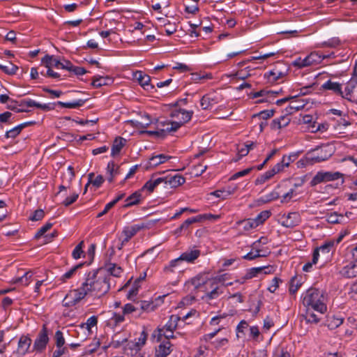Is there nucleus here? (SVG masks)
<instances>
[{"label": "nucleus", "instance_id": "f257e3e1", "mask_svg": "<svg viewBox=\"0 0 357 357\" xmlns=\"http://www.w3.org/2000/svg\"><path fill=\"white\" fill-rule=\"evenodd\" d=\"M303 304L307 309L323 314L327 310L326 298L323 291L315 288H310L306 291L303 296Z\"/></svg>", "mask_w": 357, "mask_h": 357}, {"label": "nucleus", "instance_id": "f03ea898", "mask_svg": "<svg viewBox=\"0 0 357 357\" xmlns=\"http://www.w3.org/2000/svg\"><path fill=\"white\" fill-rule=\"evenodd\" d=\"M234 282L224 284L223 276L220 275L209 280L206 283V294L203 296V299L211 301L218 298L224 292V289L227 286L232 285Z\"/></svg>", "mask_w": 357, "mask_h": 357}, {"label": "nucleus", "instance_id": "7ed1b4c3", "mask_svg": "<svg viewBox=\"0 0 357 357\" xmlns=\"http://www.w3.org/2000/svg\"><path fill=\"white\" fill-rule=\"evenodd\" d=\"M335 250L334 240L326 241L320 247L317 248L313 252V262L317 263L320 258L321 265H324L331 261L333 254Z\"/></svg>", "mask_w": 357, "mask_h": 357}, {"label": "nucleus", "instance_id": "20e7f679", "mask_svg": "<svg viewBox=\"0 0 357 357\" xmlns=\"http://www.w3.org/2000/svg\"><path fill=\"white\" fill-rule=\"evenodd\" d=\"M328 56L320 54L317 52H311L304 59L298 57L292 62V66L299 69L305 67L314 66L320 63L324 59L327 58Z\"/></svg>", "mask_w": 357, "mask_h": 357}, {"label": "nucleus", "instance_id": "39448f33", "mask_svg": "<svg viewBox=\"0 0 357 357\" xmlns=\"http://www.w3.org/2000/svg\"><path fill=\"white\" fill-rule=\"evenodd\" d=\"M333 153L329 145L321 146L307 153V160L312 163L320 162L328 160Z\"/></svg>", "mask_w": 357, "mask_h": 357}, {"label": "nucleus", "instance_id": "423d86ee", "mask_svg": "<svg viewBox=\"0 0 357 357\" xmlns=\"http://www.w3.org/2000/svg\"><path fill=\"white\" fill-rule=\"evenodd\" d=\"M100 274V269L93 270L86 274L84 282H82L78 289L81 291L80 295H84L85 297L91 293V289L93 287L96 279L98 278Z\"/></svg>", "mask_w": 357, "mask_h": 357}, {"label": "nucleus", "instance_id": "0eeeda50", "mask_svg": "<svg viewBox=\"0 0 357 357\" xmlns=\"http://www.w3.org/2000/svg\"><path fill=\"white\" fill-rule=\"evenodd\" d=\"M109 290V284L108 282L107 277L103 274L102 270H100V274L93 287L91 289V293L89 295L100 297L105 295Z\"/></svg>", "mask_w": 357, "mask_h": 357}, {"label": "nucleus", "instance_id": "6e6552de", "mask_svg": "<svg viewBox=\"0 0 357 357\" xmlns=\"http://www.w3.org/2000/svg\"><path fill=\"white\" fill-rule=\"evenodd\" d=\"M343 176L339 172H318L310 181L311 186H315L321 183L337 180Z\"/></svg>", "mask_w": 357, "mask_h": 357}, {"label": "nucleus", "instance_id": "1a4fd4ad", "mask_svg": "<svg viewBox=\"0 0 357 357\" xmlns=\"http://www.w3.org/2000/svg\"><path fill=\"white\" fill-rule=\"evenodd\" d=\"M49 340L48 329L46 324H43L33 342V350L37 353H42L45 350Z\"/></svg>", "mask_w": 357, "mask_h": 357}, {"label": "nucleus", "instance_id": "9d476101", "mask_svg": "<svg viewBox=\"0 0 357 357\" xmlns=\"http://www.w3.org/2000/svg\"><path fill=\"white\" fill-rule=\"evenodd\" d=\"M220 218V216L219 215H213L211 213L201 214V215H197L195 217H192V218L187 219L179 227V229L180 230L186 229L192 223L201 222H204L205 220L215 221V220H218Z\"/></svg>", "mask_w": 357, "mask_h": 357}, {"label": "nucleus", "instance_id": "9b49d317", "mask_svg": "<svg viewBox=\"0 0 357 357\" xmlns=\"http://www.w3.org/2000/svg\"><path fill=\"white\" fill-rule=\"evenodd\" d=\"M159 129L160 138H165L168 134L176 131L179 128V123L174 121H161L157 123Z\"/></svg>", "mask_w": 357, "mask_h": 357}, {"label": "nucleus", "instance_id": "f8f14e48", "mask_svg": "<svg viewBox=\"0 0 357 357\" xmlns=\"http://www.w3.org/2000/svg\"><path fill=\"white\" fill-rule=\"evenodd\" d=\"M193 111L185 110L184 109H175L171 113V116L177 121L174 122L179 123V128L185 123H188L192 119Z\"/></svg>", "mask_w": 357, "mask_h": 357}, {"label": "nucleus", "instance_id": "ddd939ff", "mask_svg": "<svg viewBox=\"0 0 357 357\" xmlns=\"http://www.w3.org/2000/svg\"><path fill=\"white\" fill-rule=\"evenodd\" d=\"M166 295L159 296L154 301H140L137 302L139 310L143 312H149L154 311L160 305L163 303V298Z\"/></svg>", "mask_w": 357, "mask_h": 357}, {"label": "nucleus", "instance_id": "4468645a", "mask_svg": "<svg viewBox=\"0 0 357 357\" xmlns=\"http://www.w3.org/2000/svg\"><path fill=\"white\" fill-rule=\"evenodd\" d=\"M281 219L282 225L287 228L296 227L301 222V215L298 212H291L287 215L284 214Z\"/></svg>", "mask_w": 357, "mask_h": 357}, {"label": "nucleus", "instance_id": "2eb2a0df", "mask_svg": "<svg viewBox=\"0 0 357 357\" xmlns=\"http://www.w3.org/2000/svg\"><path fill=\"white\" fill-rule=\"evenodd\" d=\"M161 178L163 180L162 183L165 184V188H175L181 185L185 181V178L180 174H169Z\"/></svg>", "mask_w": 357, "mask_h": 357}, {"label": "nucleus", "instance_id": "dca6fc26", "mask_svg": "<svg viewBox=\"0 0 357 357\" xmlns=\"http://www.w3.org/2000/svg\"><path fill=\"white\" fill-rule=\"evenodd\" d=\"M80 294L81 291L78 289L71 291L64 298L63 301V305L66 307H71L77 304L84 298V295L82 296Z\"/></svg>", "mask_w": 357, "mask_h": 357}, {"label": "nucleus", "instance_id": "f3484780", "mask_svg": "<svg viewBox=\"0 0 357 357\" xmlns=\"http://www.w3.org/2000/svg\"><path fill=\"white\" fill-rule=\"evenodd\" d=\"M200 255L201 251L193 247L183 252L179 257L182 262L186 261L187 263L192 264L199 257Z\"/></svg>", "mask_w": 357, "mask_h": 357}, {"label": "nucleus", "instance_id": "a211bd4d", "mask_svg": "<svg viewBox=\"0 0 357 357\" xmlns=\"http://www.w3.org/2000/svg\"><path fill=\"white\" fill-rule=\"evenodd\" d=\"M321 88L324 91H330L336 96H340L342 98L344 96V92L342 89V84L337 82H333L329 79L324 82Z\"/></svg>", "mask_w": 357, "mask_h": 357}, {"label": "nucleus", "instance_id": "6ab92c4d", "mask_svg": "<svg viewBox=\"0 0 357 357\" xmlns=\"http://www.w3.org/2000/svg\"><path fill=\"white\" fill-rule=\"evenodd\" d=\"M36 107L45 111L50 110L53 109L50 104H40L36 102L32 99H24L19 102L20 109H26V107Z\"/></svg>", "mask_w": 357, "mask_h": 357}, {"label": "nucleus", "instance_id": "aec40b11", "mask_svg": "<svg viewBox=\"0 0 357 357\" xmlns=\"http://www.w3.org/2000/svg\"><path fill=\"white\" fill-rule=\"evenodd\" d=\"M340 275L346 278H353L357 276V262L352 261L344 266L340 271Z\"/></svg>", "mask_w": 357, "mask_h": 357}, {"label": "nucleus", "instance_id": "412c9836", "mask_svg": "<svg viewBox=\"0 0 357 357\" xmlns=\"http://www.w3.org/2000/svg\"><path fill=\"white\" fill-rule=\"evenodd\" d=\"M218 102V97L215 93H208L201 98L200 105L203 109H208Z\"/></svg>", "mask_w": 357, "mask_h": 357}, {"label": "nucleus", "instance_id": "4be33fe9", "mask_svg": "<svg viewBox=\"0 0 357 357\" xmlns=\"http://www.w3.org/2000/svg\"><path fill=\"white\" fill-rule=\"evenodd\" d=\"M134 77L145 90L150 91L154 88V86L150 83L151 77L143 72L137 71L134 74Z\"/></svg>", "mask_w": 357, "mask_h": 357}, {"label": "nucleus", "instance_id": "5701e85b", "mask_svg": "<svg viewBox=\"0 0 357 357\" xmlns=\"http://www.w3.org/2000/svg\"><path fill=\"white\" fill-rule=\"evenodd\" d=\"M170 158H172V156L165 154L153 155L149 158V162L146 165V169H149L150 168L155 167L160 164L165 163Z\"/></svg>", "mask_w": 357, "mask_h": 357}, {"label": "nucleus", "instance_id": "b1692460", "mask_svg": "<svg viewBox=\"0 0 357 357\" xmlns=\"http://www.w3.org/2000/svg\"><path fill=\"white\" fill-rule=\"evenodd\" d=\"M172 344L168 340L162 342L155 349V357H167L172 351Z\"/></svg>", "mask_w": 357, "mask_h": 357}, {"label": "nucleus", "instance_id": "393cba45", "mask_svg": "<svg viewBox=\"0 0 357 357\" xmlns=\"http://www.w3.org/2000/svg\"><path fill=\"white\" fill-rule=\"evenodd\" d=\"M31 339L26 335H22L18 342L17 353L22 356L25 355L31 344Z\"/></svg>", "mask_w": 357, "mask_h": 357}, {"label": "nucleus", "instance_id": "a878e982", "mask_svg": "<svg viewBox=\"0 0 357 357\" xmlns=\"http://www.w3.org/2000/svg\"><path fill=\"white\" fill-rule=\"evenodd\" d=\"M357 85V77L352 76L349 82L347 83L344 87L343 98H346L348 100H352V93Z\"/></svg>", "mask_w": 357, "mask_h": 357}, {"label": "nucleus", "instance_id": "bb28decb", "mask_svg": "<svg viewBox=\"0 0 357 357\" xmlns=\"http://www.w3.org/2000/svg\"><path fill=\"white\" fill-rule=\"evenodd\" d=\"M289 114H290L287 112L284 115L273 119L271 124V128L273 130H277L287 126L291 121V119L289 116Z\"/></svg>", "mask_w": 357, "mask_h": 357}, {"label": "nucleus", "instance_id": "cd10ccee", "mask_svg": "<svg viewBox=\"0 0 357 357\" xmlns=\"http://www.w3.org/2000/svg\"><path fill=\"white\" fill-rule=\"evenodd\" d=\"M142 228H143L142 226L137 225L125 227L122 231V235L124 236L123 242H128Z\"/></svg>", "mask_w": 357, "mask_h": 357}, {"label": "nucleus", "instance_id": "c85d7f7f", "mask_svg": "<svg viewBox=\"0 0 357 357\" xmlns=\"http://www.w3.org/2000/svg\"><path fill=\"white\" fill-rule=\"evenodd\" d=\"M142 199V191L140 190L135 191L126 199V204L124 205V207L128 208L132 206L137 205L141 202Z\"/></svg>", "mask_w": 357, "mask_h": 357}, {"label": "nucleus", "instance_id": "c756f323", "mask_svg": "<svg viewBox=\"0 0 357 357\" xmlns=\"http://www.w3.org/2000/svg\"><path fill=\"white\" fill-rule=\"evenodd\" d=\"M343 321L344 318L341 317L336 315L328 316L326 321V326L330 330H334L341 326L343 324Z\"/></svg>", "mask_w": 357, "mask_h": 357}, {"label": "nucleus", "instance_id": "7c9ffc66", "mask_svg": "<svg viewBox=\"0 0 357 357\" xmlns=\"http://www.w3.org/2000/svg\"><path fill=\"white\" fill-rule=\"evenodd\" d=\"M42 63L45 65L46 68H56L61 69V61L54 58V56L45 55L42 59Z\"/></svg>", "mask_w": 357, "mask_h": 357}, {"label": "nucleus", "instance_id": "2f4dec72", "mask_svg": "<svg viewBox=\"0 0 357 357\" xmlns=\"http://www.w3.org/2000/svg\"><path fill=\"white\" fill-rule=\"evenodd\" d=\"M107 173L109 174L108 181L112 183L114 177L120 174L119 166L116 165L113 161L109 162L107 167Z\"/></svg>", "mask_w": 357, "mask_h": 357}, {"label": "nucleus", "instance_id": "473e14b6", "mask_svg": "<svg viewBox=\"0 0 357 357\" xmlns=\"http://www.w3.org/2000/svg\"><path fill=\"white\" fill-rule=\"evenodd\" d=\"M126 140L121 137H116L112 146V156L118 155L125 146Z\"/></svg>", "mask_w": 357, "mask_h": 357}, {"label": "nucleus", "instance_id": "72a5a7b5", "mask_svg": "<svg viewBox=\"0 0 357 357\" xmlns=\"http://www.w3.org/2000/svg\"><path fill=\"white\" fill-rule=\"evenodd\" d=\"M284 75V72H282L277 67H275L273 70L267 72L264 76L268 79L269 82H274L283 77Z\"/></svg>", "mask_w": 357, "mask_h": 357}, {"label": "nucleus", "instance_id": "f704fd0d", "mask_svg": "<svg viewBox=\"0 0 357 357\" xmlns=\"http://www.w3.org/2000/svg\"><path fill=\"white\" fill-rule=\"evenodd\" d=\"M181 320L180 317L172 314L170 316L169 321L162 328L167 332L173 333V331L177 328L178 322Z\"/></svg>", "mask_w": 357, "mask_h": 357}, {"label": "nucleus", "instance_id": "c9c22d12", "mask_svg": "<svg viewBox=\"0 0 357 357\" xmlns=\"http://www.w3.org/2000/svg\"><path fill=\"white\" fill-rule=\"evenodd\" d=\"M183 262L178 257L176 259H172L169 261V264L164 268V272L167 274L174 273L176 270L180 268L181 264Z\"/></svg>", "mask_w": 357, "mask_h": 357}, {"label": "nucleus", "instance_id": "e433bc0d", "mask_svg": "<svg viewBox=\"0 0 357 357\" xmlns=\"http://www.w3.org/2000/svg\"><path fill=\"white\" fill-rule=\"evenodd\" d=\"M105 269L111 275L114 277H120L123 272V269L120 266L111 262L105 264Z\"/></svg>", "mask_w": 357, "mask_h": 357}, {"label": "nucleus", "instance_id": "4c0bfd02", "mask_svg": "<svg viewBox=\"0 0 357 357\" xmlns=\"http://www.w3.org/2000/svg\"><path fill=\"white\" fill-rule=\"evenodd\" d=\"M163 180L161 177L157 178L155 180H149L143 185V187L140 189V190L142 192L144 190L149 191V193L152 192L155 187H157L160 183H162Z\"/></svg>", "mask_w": 357, "mask_h": 357}, {"label": "nucleus", "instance_id": "58836bf2", "mask_svg": "<svg viewBox=\"0 0 357 357\" xmlns=\"http://www.w3.org/2000/svg\"><path fill=\"white\" fill-rule=\"evenodd\" d=\"M305 104L303 102V101L301 100H294L291 101L288 106V107L286 108V112L288 114H292L294 112H298L302 109L304 108Z\"/></svg>", "mask_w": 357, "mask_h": 357}, {"label": "nucleus", "instance_id": "ea45409f", "mask_svg": "<svg viewBox=\"0 0 357 357\" xmlns=\"http://www.w3.org/2000/svg\"><path fill=\"white\" fill-rule=\"evenodd\" d=\"M125 320L124 314L116 312L112 313V316L108 320L107 325L112 327H116Z\"/></svg>", "mask_w": 357, "mask_h": 357}, {"label": "nucleus", "instance_id": "a19ab883", "mask_svg": "<svg viewBox=\"0 0 357 357\" xmlns=\"http://www.w3.org/2000/svg\"><path fill=\"white\" fill-rule=\"evenodd\" d=\"M148 337V333L146 330L144 329L140 333V336L138 338V341L136 342L129 343L128 345H135V350H139L146 343Z\"/></svg>", "mask_w": 357, "mask_h": 357}, {"label": "nucleus", "instance_id": "79ce46f5", "mask_svg": "<svg viewBox=\"0 0 357 357\" xmlns=\"http://www.w3.org/2000/svg\"><path fill=\"white\" fill-rule=\"evenodd\" d=\"M85 102L84 100L78 99L69 102L59 101L57 105L66 108H77L82 107Z\"/></svg>", "mask_w": 357, "mask_h": 357}, {"label": "nucleus", "instance_id": "37998d69", "mask_svg": "<svg viewBox=\"0 0 357 357\" xmlns=\"http://www.w3.org/2000/svg\"><path fill=\"white\" fill-rule=\"evenodd\" d=\"M32 276L33 273L31 271H27L22 276L14 279V283H21L26 286L30 283Z\"/></svg>", "mask_w": 357, "mask_h": 357}, {"label": "nucleus", "instance_id": "c03bdc74", "mask_svg": "<svg viewBox=\"0 0 357 357\" xmlns=\"http://www.w3.org/2000/svg\"><path fill=\"white\" fill-rule=\"evenodd\" d=\"M94 173H90L88 175L89 183L92 184L96 188H100L104 182V178L102 175H98L95 178Z\"/></svg>", "mask_w": 357, "mask_h": 357}, {"label": "nucleus", "instance_id": "a18cd8bd", "mask_svg": "<svg viewBox=\"0 0 357 357\" xmlns=\"http://www.w3.org/2000/svg\"><path fill=\"white\" fill-rule=\"evenodd\" d=\"M84 264L81 263L73 267H72L68 271L65 273L60 278V280H61L63 282H65L67 280L71 278L76 273V271L82 267Z\"/></svg>", "mask_w": 357, "mask_h": 357}, {"label": "nucleus", "instance_id": "49530a36", "mask_svg": "<svg viewBox=\"0 0 357 357\" xmlns=\"http://www.w3.org/2000/svg\"><path fill=\"white\" fill-rule=\"evenodd\" d=\"M207 282L205 281L202 275H198L188 282V284L192 285L195 289L199 288L202 284H205Z\"/></svg>", "mask_w": 357, "mask_h": 357}, {"label": "nucleus", "instance_id": "de8ad7c7", "mask_svg": "<svg viewBox=\"0 0 357 357\" xmlns=\"http://www.w3.org/2000/svg\"><path fill=\"white\" fill-rule=\"evenodd\" d=\"M262 267H254L247 270L245 274V279L250 280L253 278L257 277L259 275L262 274Z\"/></svg>", "mask_w": 357, "mask_h": 357}, {"label": "nucleus", "instance_id": "09e8293b", "mask_svg": "<svg viewBox=\"0 0 357 357\" xmlns=\"http://www.w3.org/2000/svg\"><path fill=\"white\" fill-rule=\"evenodd\" d=\"M313 309H307L305 312V318L307 322L317 324L320 321V318L314 313Z\"/></svg>", "mask_w": 357, "mask_h": 357}, {"label": "nucleus", "instance_id": "8fccbe9b", "mask_svg": "<svg viewBox=\"0 0 357 357\" xmlns=\"http://www.w3.org/2000/svg\"><path fill=\"white\" fill-rule=\"evenodd\" d=\"M97 323H98V318H97V317L92 316V317H89L86 320V322L81 324H80V327L82 328H85L88 331L90 332L91 330V328L95 326H96Z\"/></svg>", "mask_w": 357, "mask_h": 357}, {"label": "nucleus", "instance_id": "3c124183", "mask_svg": "<svg viewBox=\"0 0 357 357\" xmlns=\"http://www.w3.org/2000/svg\"><path fill=\"white\" fill-rule=\"evenodd\" d=\"M212 75L211 73H192L191 79L195 82H202L204 80L212 79Z\"/></svg>", "mask_w": 357, "mask_h": 357}, {"label": "nucleus", "instance_id": "603ef678", "mask_svg": "<svg viewBox=\"0 0 357 357\" xmlns=\"http://www.w3.org/2000/svg\"><path fill=\"white\" fill-rule=\"evenodd\" d=\"M258 243H253L252 248V250H255L259 257H266L271 254V251L268 248H258Z\"/></svg>", "mask_w": 357, "mask_h": 357}, {"label": "nucleus", "instance_id": "864d4df0", "mask_svg": "<svg viewBox=\"0 0 357 357\" xmlns=\"http://www.w3.org/2000/svg\"><path fill=\"white\" fill-rule=\"evenodd\" d=\"M109 81H111V79L108 77H100L93 79L91 84L93 87L99 88L102 86L108 84Z\"/></svg>", "mask_w": 357, "mask_h": 357}, {"label": "nucleus", "instance_id": "5fc2aeb1", "mask_svg": "<svg viewBox=\"0 0 357 357\" xmlns=\"http://www.w3.org/2000/svg\"><path fill=\"white\" fill-rule=\"evenodd\" d=\"M271 215V212L269 211H263L260 212L254 220L257 222V225L262 224L266 221Z\"/></svg>", "mask_w": 357, "mask_h": 357}, {"label": "nucleus", "instance_id": "6e6d98bb", "mask_svg": "<svg viewBox=\"0 0 357 357\" xmlns=\"http://www.w3.org/2000/svg\"><path fill=\"white\" fill-rule=\"evenodd\" d=\"M53 224L51 222H46L42 227H40L35 234V238L38 239L43 236L48 230L51 229Z\"/></svg>", "mask_w": 357, "mask_h": 357}, {"label": "nucleus", "instance_id": "4d7b16f0", "mask_svg": "<svg viewBox=\"0 0 357 357\" xmlns=\"http://www.w3.org/2000/svg\"><path fill=\"white\" fill-rule=\"evenodd\" d=\"M340 218H343V215L333 212L326 215V220L329 223L337 224L340 222Z\"/></svg>", "mask_w": 357, "mask_h": 357}, {"label": "nucleus", "instance_id": "13d9d810", "mask_svg": "<svg viewBox=\"0 0 357 357\" xmlns=\"http://www.w3.org/2000/svg\"><path fill=\"white\" fill-rule=\"evenodd\" d=\"M273 110H264L257 114H255L253 118H259V119L266 121V120L273 116Z\"/></svg>", "mask_w": 357, "mask_h": 357}, {"label": "nucleus", "instance_id": "bf43d9fd", "mask_svg": "<svg viewBox=\"0 0 357 357\" xmlns=\"http://www.w3.org/2000/svg\"><path fill=\"white\" fill-rule=\"evenodd\" d=\"M68 349L66 347L61 346L56 347V349L53 352L52 356L54 357H68Z\"/></svg>", "mask_w": 357, "mask_h": 357}, {"label": "nucleus", "instance_id": "052dcab7", "mask_svg": "<svg viewBox=\"0 0 357 357\" xmlns=\"http://www.w3.org/2000/svg\"><path fill=\"white\" fill-rule=\"evenodd\" d=\"M8 109L15 111L16 112H28L29 110L27 109H20L19 102L14 100H10L7 105Z\"/></svg>", "mask_w": 357, "mask_h": 357}, {"label": "nucleus", "instance_id": "680f3d73", "mask_svg": "<svg viewBox=\"0 0 357 357\" xmlns=\"http://www.w3.org/2000/svg\"><path fill=\"white\" fill-rule=\"evenodd\" d=\"M55 344L56 347L63 346L65 344V338L61 331H56L54 335Z\"/></svg>", "mask_w": 357, "mask_h": 357}, {"label": "nucleus", "instance_id": "e2e57ef3", "mask_svg": "<svg viewBox=\"0 0 357 357\" xmlns=\"http://www.w3.org/2000/svg\"><path fill=\"white\" fill-rule=\"evenodd\" d=\"M45 216V212L43 209L36 210L33 214L29 217V220L31 221L41 220Z\"/></svg>", "mask_w": 357, "mask_h": 357}, {"label": "nucleus", "instance_id": "0e129e2a", "mask_svg": "<svg viewBox=\"0 0 357 357\" xmlns=\"http://www.w3.org/2000/svg\"><path fill=\"white\" fill-rule=\"evenodd\" d=\"M21 131L22 127L17 126L6 132V137L15 138L21 132Z\"/></svg>", "mask_w": 357, "mask_h": 357}, {"label": "nucleus", "instance_id": "69168bd1", "mask_svg": "<svg viewBox=\"0 0 357 357\" xmlns=\"http://www.w3.org/2000/svg\"><path fill=\"white\" fill-rule=\"evenodd\" d=\"M84 245V242L81 241L73 250L72 252V256L75 259H79L81 257L82 254L83 253L82 247Z\"/></svg>", "mask_w": 357, "mask_h": 357}, {"label": "nucleus", "instance_id": "338daca9", "mask_svg": "<svg viewBox=\"0 0 357 357\" xmlns=\"http://www.w3.org/2000/svg\"><path fill=\"white\" fill-rule=\"evenodd\" d=\"M139 310L138 305H137V303L133 305L131 303L126 304L123 308V314H127L132 313L133 312Z\"/></svg>", "mask_w": 357, "mask_h": 357}, {"label": "nucleus", "instance_id": "774afa93", "mask_svg": "<svg viewBox=\"0 0 357 357\" xmlns=\"http://www.w3.org/2000/svg\"><path fill=\"white\" fill-rule=\"evenodd\" d=\"M231 194V192L225 191V190H215L211 193V195L215 196L218 198H221L222 199H226Z\"/></svg>", "mask_w": 357, "mask_h": 357}]
</instances>
